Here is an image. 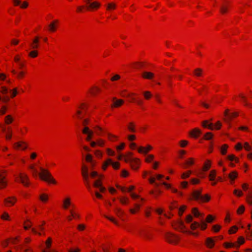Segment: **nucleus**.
<instances>
[{
    "label": "nucleus",
    "mask_w": 252,
    "mask_h": 252,
    "mask_svg": "<svg viewBox=\"0 0 252 252\" xmlns=\"http://www.w3.org/2000/svg\"><path fill=\"white\" fill-rule=\"evenodd\" d=\"M124 103V101L123 99H114L113 100V103L112 105V107L113 108H118L123 105Z\"/></svg>",
    "instance_id": "obj_32"
},
{
    "label": "nucleus",
    "mask_w": 252,
    "mask_h": 252,
    "mask_svg": "<svg viewBox=\"0 0 252 252\" xmlns=\"http://www.w3.org/2000/svg\"><path fill=\"white\" fill-rule=\"evenodd\" d=\"M216 241L214 238L207 237L204 241V245L207 249H212L215 247Z\"/></svg>",
    "instance_id": "obj_15"
},
{
    "label": "nucleus",
    "mask_w": 252,
    "mask_h": 252,
    "mask_svg": "<svg viewBox=\"0 0 252 252\" xmlns=\"http://www.w3.org/2000/svg\"><path fill=\"white\" fill-rule=\"evenodd\" d=\"M32 222L29 219L26 220L23 223V227L25 230H28L32 227Z\"/></svg>",
    "instance_id": "obj_48"
},
{
    "label": "nucleus",
    "mask_w": 252,
    "mask_h": 252,
    "mask_svg": "<svg viewBox=\"0 0 252 252\" xmlns=\"http://www.w3.org/2000/svg\"><path fill=\"white\" fill-rule=\"evenodd\" d=\"M10 243L12 244H16L20 242V237L18 236L15 237L9 238Z\"/></svg>",
    "instance_id": "obj_59"
},
{
    "label": "nucleus",
    "mask_w": 252,
    "mask_h": 252,
    "mask_svg": "<svg viewBox=\"0 0 252 252\" xmlns=\"http://www.w3.org/2000/svg\"><path fill=\"white\" fill-rule=\"evenodd\" d=\"M147 230L145 228H141L137 230V235L142 237H146Z\"/></svg>",
    "instance_id": "obj_50"
},
{
    "label": "nucleus",
    "mask_w": 252,
    "mask_h": 252,
    "mask_svg": "<svg viewBox=\"0 0 252 252\" xmlns=\"http://www.w3.org/2000/svg\"><path fill=\"white\" fill-rule=\"evenodd\" d=\"M127 128L130 132L134 133L136 132V125L133 122L128 123L127 125Z\"/></svg>",
    "instance_id": "obj_35"
},
{
    "label": "nucleus",
    "mask_w": 252,
    "mask_h": 252,
    "mask_svg": "<svg viewBox=\"0 0 252 252\" xmlns=\"http://www.w3.org/2000/svg\"><path fill=\"white\" fill-rule=\"evenodd\" d=\"M9 96L12 98L15 97L19 94V88L18 87H14L12 89L9 90Z\"/></svg>",
    "instance_id": "obj_30"
},
{
    "label": "nucleus",
    "mask_w": 252,
    "mask_h": 252,
    "mask_svg": "<svg viewBox=\"0 0 252 252\" xmlns=\"http://www.w3.org/2000/svg\"><path fill=\"white\" fill-rule=\"evenodd\" d=\"M14 121V118L11 115H7L4 118V122L6 125H10Z\"/></svg>",
    "instance_id": "obj_40"
},
{
    "label": "nucleus",
    "mask_w": 252,
    "mask_h": 252,
    "mask_svg": "<svg viewBox=\"0 0 252 252\" xmlns=\"http://www.w3.org/2000/svg\"><path fill=\"white\" fill-rule=\"evenodd\" d=\"M165 239L167 243L173 245H178L181 241V238L179 235L171 232H168L165 233Z\"/></svg>",
    "instance_id": "obj_3"
},
{
    "label": "nucleus",
    "mask_w": 252,
    "mask_h": 252,
    "mask_svg": "<svg viewBox=\"0 0 252 252\" xmlns=\"http://www.w3.org/2000/svg\"><path fill=\"white\" fill-rule=\"evenodd\" d=\"M191 213L196 218H198L201 215L197 208H193L191 210Z\"/></svg>",
    "instance_id": "obj_64"
},
{
    "label": "nucleus",
    "mask_w": 252,
    "mask_h": 252,
    "mask_svg": "<svg viewBox=\"0 0 252 252\" xmlns=\"http://www.w3.org/2000/svg\"><path fill=\"white\" fill-rule=\"evenodd\" d=\"M111 163H112V159L110 158L107 159L102 164V169L103 171H105L107 169L108 167L111 165Z\"/></svg>",
    "instance_id": "obj_36"
},
{
    "label": "nucleus",
    "mask_w": 252,
    "mask_h": 252,
    "mask_svg": "<svg viewBox=\"0 0 252 252\" xmlns=\"http://www.w3.org/2000/svg\"><path fill=\"white\" fill-rule=\"evenodd\" d=\"M46 224L45 221H42L40 224H39L37 227L32 228V232L34 235H38L39 236L42 235V232L44 230V225Z\"/></svg>",
    "instance_id": "obj_13"
},
{
    "label": "nucleus",
    "mask_w": 252,
    "mask_h": 252,
    "mask_svg": "<svg viewBox=\"0 0 252 252\" xmlns=\"http://www.w3.org/2000/svg\"><path fill=\"white\" fill-rule=\"evenodd\" d=\"M215 219V217L212 216V215H208L206 217L205 220H204L206 223H212L214 220Z\"/></svg>",
    "instance_id": "obj_58"
},
{
    "label": "nucleus",
    "mask_w": 252,
    "mask_h": 252,
    "mask_svg": "<svg viewBox=\"0 0 252 252\" xmlns=\"http://www.w3.org/2000/svg\"><path fill=\"white\" fill-rule=\"evenodd\" d=\"M96 134L98 136H102L103 132V128L98 125L95 126L94 127Z\"/></svg>",
    "instance_id": "obj_43"
},
{
    "label": "nucleus",
    "mask_w": 252,
    "mask_h": 252,
    "mask_svg": "<svg viewBox=\"0 0 252 252\" xmlns=\"http://www.w3.org/2000/svg\"><path fill=\"white\" fill-rule=\"evenodd\" d=\"M192 174V171L191 170H188L185 172H184L181 175V178L182 179L185 180L189 178L190 175Z\"/></svg>",
    "instance_id": "obj_51"
},
{
    "label": "nucleus",
    "mask_w": 252,
    "mask_h": 252,
    "mask_svg": "<svg viewBox=\"0 0 252 252\" xmlns=\"http://www.w3.org/2000/svg\"><path fill=\"white\" fill-rule=\"evenodd\" d=\"M129 163L131 168L133 170H137L140 166L141 160L139 158H132Z\"/></svg>",
    "instance_id": "obj_21"
},
{
    "label": "nucleus",
    "mask_w": 252,
    "mask_h": 252,
    "mask_svg": "<svg viewBox=\"0 0 252 252\" xmlns=\"http://www.w3.org/2000/svg\"><path fill=\"white\" fill-rule=\"evenodd\" d=\"M117 5L114 2L108 3L106 5V10L109 11H112L116 9Z\"/></svg>",
    "instance_id": "obj_45"
},
{
    "label": "nucleus",
    "mask_w": 252,
    "mask_h": 252,
    "mask_svg": "<svg viewBox=\"0 0 252 252\" xmlns=\"http://www.w3.org/2000/svg\"><path fill=\"white\" fill-rule=\"evenodd\" d=\"M39 53L36 49L30 51L28 54V56L31 58H35L38 56Z\"/></svg>",
    "instance_id": "obj_53"
},
{
    "label": "nucleus",
    "mask_w": 252,
    "mask_h": 252,
    "mask_svg": "<svg viewBox=\"0 0 252 252\" xmlns=\"http://www.w3.org/2000/svg\"><path fill=\"white\" fill-rule=\"evenodd\" d=\"M53 238L48 237L41 247V252H60L57 249L53 247Z\"/></svg>",
    "instance_id": "obj_2"
},
{
    "label": "nucleus",
    "mask_w": 252,
    "mask_h": 252,
    "mask_svg": "<svg viewBox=\"0 0 252 252\" xmlns=\"http://www.w3.org/2000/svg\"><path fill=\"white\" fill-rule=\"evenodd\" d=\"M201 134V130L198 128H194L190 130L189 134L190 137L196 138L199 136Z\"/></svg>",
    "instance_id": "obj_28"
},
{
    "label": "nucleus",
    "mask_w": 252,
    "mask_h": 252,
    "mask_svg": "<svg viewBox=\"0 0 252 252\" xmlns=\"http://www.w3.org/2000/svg\"><path fill=\"white\" fill-rule=\"evenodd\" d=\"M111 245L109 244H104L102 246V249L103 252H110Z\"/></svg>",
    "instance_id": "obj_57"
},
{
    "label": "nucleus",
    "mask_w": 252,
    "mask_h": 252,
    "mask_svg": "<svg viewBox=\"0 0 252 252\" xmlns=\"http://www.w3.org/2000/svg\"><path fill=\"white\" fill-rule=\"evenodd\" d=\"M17 201V198L15 196H9L3 200V205L5 207H11L15 205Z\"/></svg>",
    "instance_id": "obj_8"
},
{
    "label": "nucleus",
    "mask_w": 252,
    "mask_h": 252,
    "mask_svg": "<svg viewBox=\"0 0 252 252\" xmlns=\"http://www.w3.org/2000/svg\"><path fill=\"white\" fill-rule=\"evenodd\" d=\"M142 76L144 79H151L154 77V74L151 72L145 71L142 73Z\"/></svg>",
    "instance_id": "obj_42"
},
{
    "label": "nucleus",
    "mask_w": 252,
    "mask_h": 252,
    "mask_svg": "<svg viewBox=\"0 0 252 252\" xmlns=\"http://www.w3.org/2000/svg\"><path fill=\"white\" fill-rule=\"evenodd\" d=\"M82 132L83 134L87 135V137L86 138V140L87 141H91L93 137L94 132L89 128V127H83L82 130Z\"/></svg>",
    "instance_id": "obj_20"
},
{
    "label": "nucleus",
    "mask_w": 252,
    "mask_h": 252,
    "mask_svg": "<svg viewBox=\"0 0 252 252\" xmlns=\"http://www.w3.org/2000/svg\"><path fill=\"white\" fill-rule=\"evenodd\" d=\"M198 228H199V222L197 221H193L190 225V231H194Z\"/></svg>",
    "instance_id": "obj_54"
},
{
    "label": "nucleus",
    "mask_w": 252,
    "mask_h": 252,
    "mask_svg": "<svg viewBox=\"0 0 252 252\" xmlns=\"http://www.w3.org/2000/svg\"><path fill=\"white\" fill-rule=\"evenodd\" d=\"M107 137L108 140L111 142H117L120 139L119 135L109 132L107 133Z\"/></svg>",
    "instance_id": "obj_26"
},
{
    "label": "nucleus",
    "mask_w": 252,
    "mask_h": 252,
    "mask_svg": "<svg viewBox=\"0 0 252 252\" xmlns=\"http://www.w3.org/2000/svg\"><path fill=\"white\" fill-rule=\"evenodd\" d=\"M86 4V10L94 12L98 10L101 6L100 2L97 1H91V0H83Z\"/></svg>",
    "instance_id": "obj_4"
},
{
    "label": "nucleus",
    "mask_w": 252,
    "mask_h": 252,
    "mask_svg": "<svg viewBox=\"0 0 252 252\" xmlns=\"http://www.w3.org/2000/svg\"><path fill=\"white\" fill-rule=\"evenodd\" d=\"M40 44V37L39 36H35L32 39L30 46L32 49H37L39 48Z\"/></svg>",
    "instance_id": "obj_17"
},
{
    "label": "nucleus",
    "mask_w": 252,
    "mask_h": 252,
    "mask_svg": "<svg viewBox=\"0 0 252 252\" xmlns=\"http://www.w3.org/2000/svg\"><path fill=\"white\" fill-rule=\"evenodd\" d=\"M81 174L85 182V184L87 187H90V181H89V176L88 174V168L85 165H83L82 166L81 169Z\"/></svg>",
    "instance_id": "obj_11"
},
{
    "label": "nucleus",
    "mask_w": 252,
    "mask_h": 252,
    "mask_svg": "<svg viewBox=\"0 0 252 252\" xmlns=\"http://www.w3.org/2000/svg\"><path fill=\"white\" fill-rule=\"evenodd\" d=\"M69 215L66 217L68 221H71L73 220H79L81 218L79 213L73 208L69 210Z\"/></svg>",
    "instance_id": "obj_12"
},
{
    "label": "nucleus",
    "mask_w": 252,
    "mask_h": 252,
    "mask_svg": "<svg viewBox=\"0 0 252 252\" xmlns=\"http://www.w3.org/2000/svg\"><path fill=\"white\" fill-rule=\"evenodd\" d=\"M104 176L102 174L99 175L98 178L94 182V186L95 188H99L102 186V180L103 179Z\"/></svg>",
    "instance_id": "obj_38"
},
{
    "label": "nucleus",
    "mask_w": 252,
    "mask_h": 252,
    "mask_svg": "<svg viewBox=\"0 0 252 252\" xmlns=\"http://www.w3.org/2000/svg\"><path fill=\"white\" fill-rule=\"evenodd\" d=\"M237 97H239L240 98V100L244 103L246 106H247L248 105V103L246 102V98L244 94H241L238 96H235L233 97V99L234 100H238Z\"/></svg>",
    "instance_id": "obj_41"
},
{
    "label": "nucleus",
    "mask_w": 252,
    "mask_h": 252,
    "mask_svg": "<svg viewBox=\"0 0 252 252\" xmlns=\"http://www.w3.org/2000/svg\"><path fill=\"white\" fill-rule=\"evenodd\" d=\"M221 226L219 224L213 225L212 227V231L215 233H217L220 231Z\"/></svg>",
    "instance_id": "obj_62"
},
{
    "label": "nucleus",
    "mask_w": 252,
    "mask_h": 252,
    "mask_svg": "<svg viewBox=\"0 0 252 252\" xmlns=\"http://www.w3.org/2000/svg\"><path fill=\"white\" fill-rule=\"evenodd\" d=\"M201 194V190H194L190 196L189 198L190 200H194L196 201H199L200 197Z\"/></svg>",
    "instance_id": "obj_25"
},
{
    "label": "nucleus",
    "mask_w": 252,
    "mask_h": 252,
    "mask_svg": "<svg viewBox=\"0 0 252 252\" xmlns=\"http://www.w3.org/2000/svg\"><path fill=\"white\" fill-rule=\"evenodd\" d=\"M153 149L154 147L150 144H147L145 146H140L137 148V152L140 154L147 155Z\"/></svg>",
    "instance_id": "obj_10"
},
{
    "label": "nucleus",
    "mask_w": 252,
    "mask_h": 252,
    "mask_svg": "<svg viewBox=\"0 0 252 252\" xmlns=\"http://www.w3.org/2000/svg\"><path fill=\"white\" fill-rule=\"evenodd\" d=\"M122 96L128 98V101L130 102H135L136 94L132 93H127L124 91L122 93Z\"/></svg>",
    "instance_id": "obj_22"
},
{
    "label": "nucleus",
    "mask_w": 252,
    "mask_h": 252,
    "mask_svg": "<svg viewBox=\"0 0 252 252\" xmlns=\"http://www.w3.org/2000/svg\"><path fill=\"white\" fill-rule=\"evenodd\" d=\"M19 133L22 135H25L28 131V128L26 126H22L19 128Z\"/></svg>",
    "instance_id": "obj_63"
},
{
    "label": "nucleus",
    "mask_w": 252,
    "mask_h": 252,
    "mask_svg": "<svg viewBox=\"0 0 252 252\" xmlns=\"http://www.w3.org/2000/svg\"><path fill=\"white\" fill-rule=\"evenodd\" d=\"M6 176V171L0 170V190L4 189L7 187L8 181Z\"/></svg>",
    "instance_id": "obj_6"
},
{
    "label": "nucleus",
    "mask_w": 252,
    "mask_h": 252,
    "mask_svg": "<svg viewBox=\"0 0 252 252\" xmlns=\"http://www.w3.org/2000/svg\"><path fill=\"white\" fill-rule=\"evenodd\" d=\"M212 164V161L211 160L207 159H206L202 165V170L203 172H206L208 171L211 167Z\"/></svg>",
    "instance_id": "obj_27"
},
{
    "label": "nucleus",
    "mask_w": 252,
    "mask_h": 252,
    "mask_svg": "<svg viewBox=\"0 0 252 252\" xmlns=\"http://www.w3.org/2000/svg\"><path fill=\"white\" fill-rule=\"evenodd\" d=\"M216 177H217V170L215 169L211 170L208 175V179L211 182V185L212 186H215L217 184V181H216Z\"/></svg>",
    "instance_id": "obj_16"
},
{
    "label": "nucleus",
    "mask_w": 252,
    "mask_h": 252,
    "mask_svg": "<svg viewBox=\"0 0 252 252\" xmlns=\"http://www.w3.org/2000/svg\"><path fill=\"white\" fill-rule=\"evenodd\" d=\"M121 203L123 205H128L129 203V199L126 196H122L119 198Z\"/></svg>",
    "instance_id": "obj_47"
},
{
    "label": "nucleus",
    "mask_w": 252,
    "mask_h": 252,
    "mask_svg": "<svg viewBox=\"0 0 252 252\" xmlns=\"http://www.w3.org/2000/svg\"><path fill=\"white\" fill-rule=\"evenodd\" d=\"M11 73L13 75H15V77L18 80H22L24 79L27 74L26 71L24 70H19L17 71L15 69H12L11 70Z\"/></svg>",
    "instance_id": "obj_18"
},
{
    "label": "nucleus",
    "mask_w": 252,
    "mask_h": 252,
    "mask_svg": "<svg viewBox=\"0 0 252 252\" xmlns=\"http://www.w3.org/2000/svg\"><path fill=\"white\" fill-rule=\"evenodd\" d=\"M102 91V89L98 86L94 85L91 87L88 91V93L93 96H95L99 94Z\"/></svg>",
    "instance_id": "obj_19"
},
{
    "label": "nucleus",
    "mask_w": 252,
    "mask_h": 252,
    "mask_svg": "<svg viewBox=\"0 0 252 252\" xmlns=\"http://www.w3.org/2000/svg\"><path fill=\"white\" fill-rule=\"evenodd\" d=\"M155 158V157L153 154H148L146 155L144 158V161L147 163H151L154 161Z\"/></svg>",
    "instance_id": "obj_39"
},
{
    "label": "nucleus",
    "mask_w": 252,
    "mask_h": 252,
    "mask_svg": "<svg viewBox=\"0 0 252 252\" xmlns=\"http://www.w3.org/2000/svg\"><path fill=\"white\" fill-rule=\"evenodd\" d=\"M28 169L34 178H38L41 181L50 184L56 185L57 183L56 180L48 169L45 168L42 166H39L37 168L36 164L32 163L28 166Z\"/></svg>",
    "instance_id": "obj_1"
},
{
    "label": "nucleus",
    "mask_w": 252,
    "mask_h": 252,
    "mask_svg": "<svg viewBox=\"0 0 252 252\" xmlns=\"http://www.w3.org/2000/svg\"><path fill=\"white\" fill-rule=\"evenodd\" d=\"M39 200L43 203H47L50 200V195L46 192H42L39 194Z\"/></svg>",
    "instance_id": "obj_24"
},
{
    "label": "nucleus",
    "mask_w": 252,
    "mask_h": 252,
    "mask_svg": "<svg viewBox=\"0 0 252 252\" xmlns=\"http://www.w3.org/2000/svg\"><path fill=\"white\" fill-rule=\"evenodd\" d=\"M0 219L3 221H10L11 220V218L9 213L6 211H4L1 213L0 215Z\"/></svg>",
    "instance_id": "obj_31"
},
{
    "label": "nucleus",
    "mask_w": 252,
    "mask_h": 252,
    "mask_svg": "<svg viewBox=\"0 0 252 252\" xmlns=\"http://www.w3.org/2000/svg\"><path fill=\"white\" fill-rule=\"evenodd\" d=\"M228 145L227 144H223L220 149V152L221 155H225L227 152V150L228 149Z\"/></svg>",
    "instance_id": "obj_52"
},
{
    "label": "nucleus",
    "mask_w": 252,
    "mask_h": 252,
    "mask_svg": "<svg viewBox=\"0 0 252 252\" xmlns=\"http://www.w3.org/2000/svg\"><path fill=\"white\" fill-rule=\"evenodd\" d=\"M238 176V172L236 171H233L229 173V174L228 175V177L231 180V181H233L237 178Z\"/></svg>",
    "instance_id": "obj_49"
},
{
    "label": "nucleus",
    "mask_w": 252,
    "mask_h": 252,
    "mask_svg": "<svg viewBox=\"0 0 252 252\" xmlns=\"http://www.w3.org/2000/svg\"><path fill=\"white\" fill-rule=\"evenodd\" d=\"M202 126L204 128H207L209 129H213V124L212 123H209L208 121L205 120L202 122Z\"/></svg>",
    "instance_id": "obj_44"
},
{
    "label": "nucleus",
    "mask_w": 252,
    "mask_h": 252,
    "mask_svg": "<svg viewBox=\"0 0 252 252\" xmlns=\"http://www.w3.org/2000/svg\"><path fill=\"white\" fill-rule=\"evenodd\" d=\"M172 225L174 229L184 233H186L188 230L184 222L181 220L173 222Z\"/></svg>",
    "instance_id": "obj_7"
},
{
    "label": "nucleus",
    "mask_w": 252,
    "mask_h": 252,
    "mask_svg": "<svg viewBox=\"0 0 252 252\" xmlns=\"http://www.w3.org/2000/svg\"><path fill=\"white\" fill-rule=\"evenodd\" d=\"M18 178L20 182L25 187H29L30 185V180L28 175L25 173H20L19 174Z\"/></svg>",
    "instance_id": "obj_14"
},
{
    "label": "nucleus",
    "mask_w": 252,
    "mask_h": 252,
    "mask_svg": "<svg viewBox=\"0 0 252 252\" xmlns=\"http://www.w3.org/2000/svg\"><path fill=\"white\" fill-rule=\"evenodd\" d=\"M96 141L97 142V146L100 147H104L106 144V140L102 138H97Z\"/></svg>",
    "instance_id": "obj_46"
},
{
    "label": "nucleus",
    "mask_w": 252,
    "mask_h": 252,
    "mask_svg": "<svg viewBox=\"0 0 252 252\" xmlns=\"http://www.w3.org/2000/svg\"><path fill=\"white\" fill-rule=\"evenodd\" d=\"M59 21L57 19L53 20L48 26V30L51 32H55L58 27Z\"/></svg>",
    "instance_id": "obj_23"
},
{
    "label": "nucleus",
    "mask_w": 252,
    "mask_h": 252,
    "mask_svg": "<svg viewBox=\"0 0 252 252\" xmlns=\"http://www.w3.org/2000/svg\"><path fill=\"white\" fill-rule=\"evenodd\" d=\"M141 208V205L138 203H135L134 204V207L133 208H131L129 210V212L131 214H136L139 212Z\"/></svg>",
    "instance_id": "obj_34"
},
{
    "label": "nucleus",
    "mask_w": 252,
    "mask_h": 252,
    "mask_svg": "<svg viewBox=\"0 0 252 252\" xmlns=\"http://www.w3.org/2000/svg\"><path fill=\"white\" fill-rule=\"evenodd\" d=\"M238 116H239L238 112H232L230 115L229 117H228L227 118H224V121L227 123H229L233 119L237 118Z\"/></svg>",
    "instance_id": "obj_37"
},
{
    "label": "nucleus",
    "mask_w": 252,
    "mask_h": 252,
    "mask_svg": "<svg viewBox=\"0 0 252 252\" xmlns=\"http://www.w3.org/2000/svg\"><path fill=\"white\" fill-rule=\"evenodd\" d=\"M143 96L146 100H149L151 98L152 94L149 91H145L143 93Z\"/></svg>",
    "instance_id": "obj_61"
},
{
    "label": "nucleus",
    "mask_w": 252,
    "mask_h": 252,
    "mask_svg": "<svg viewBox=\"0 0 252 252\" xmlns=\"http://www.w3.org/2000/svg\"><path fill=\"white\" fill-rule=\"evenodd\" d=\"M207 223H206V222L205 221H201V222L199 223V228L202 231L206 230L207 228Z\"/></svg>",
    "instance_id": "obj_60"
},
{
    "label": "nucleus",
    "mask_w": 252,
    "mask_h": 252,
    "mask_svg": "<svg viewBox=\"0 0 252 252\" xmlns=\"http://www.w3.org/2000/svg\"><path fill=\"white\" fill-rule=\"evenodd\" d=\"M94 155L96 158L101 159L103 156V153L100 150H96L94 151Z\"/></svg>",
    "instance_id": "obj_56"
},
{
    "label": "nucleus",
    "mask_w": 252,
    "mask_h": 252,
    "mask_svg": "<svg viewBox=\"0 0 252 252\" xmlns=\"http://www.w3.org/2000/svg\"><path fill=\"white\" fill-rule=\"evenodd\" d=\"M28 144L24 141H19L13 145V148L15 150L25 151L28 148Z\"/></svg>",
    "instance_id": "obj_9"
},
{
    "label": "nucleus",
    "mask_w": 252,
    "mask_h": 252,
    "mask_svg": "<svg viewBox=\"0 0 252 252\" xmlns=\"http://www.w3.org/2000/svg\"><path fill=\"white\" fill-rule=\"evenodd\" d=\"M195 159L193 158H188L183 164L184 168H188L190 166H192L195 163Z\"/></svg>",
    "instance_id": "obj_29"
},
{
    "label": "nucleus",
    "mask_w": 252,
    "mask_h": 252,
    "mask_svg": "<svg viewBox=\"0 0 252 252\" xmlns=\"http://www.w3.org/2000/svg\"><path fill=\"white\" fill-rule=\"evenodd\" d=\"M74 206L71 197L68 195H65L61 201L62 208L64 210H67Z\"/></svg>",
    "instance_id": "obj_5"
},
{
    "label": "nucleus",
    "mask_w": 252,
    "mask_h": 252,
    "mask_svg": "<svg viewBox=\"0 0 252 252\" xmlns=\"http://www.w3.org/2000/svg\"><path fill=\"white\" fill-rule=\"evenodd\" d=\"M133 153L131 152H126L125 154L124 155L123 159H124L126 162H130L131 160L133 158H132Z\"/></svg>",
    "instance_id": "obj_33"
},
{
    "label": "nucleus",
    "mask_w": 252,
    "mask_h": 252,
    "mask_svg": "<svg viewBox=\"0 0 252 252\" xmlns=\"http://www.w3.org/2000/svg\"><path fill=\"white\" fill-rule=\"evenodd\" d=\"M210 196L208 194H205L204 195H201L199 201L201 202H207L210 200Z\"/></svg>",
    "instance_id": "obj_55"
}]
</instances>
